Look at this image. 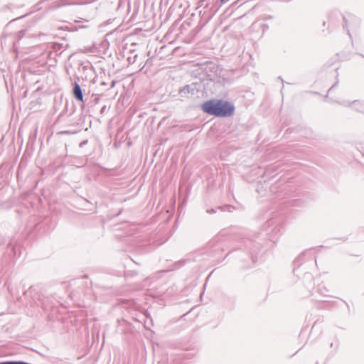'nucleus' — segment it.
<instances>
[{
    "label": "nucleus",
    "mask_w": 364,
    "mask_h": 364,
    "mask_svg": "<svg viewBox=\"0 0 364 364\" xmlns=\"http://www.w3.org/2000/svg\"><path fill=\"white\" fill-rule=\"evenodd\" d=\"M202 108L205 113L220 117H230L234 114L235 109L233 104L223 100L206 101Z\"/></svg>",
    "instance_id": "f257e3e1"
},
{
    "label": "nucleus",
    "mask_w": 364,
    "mask_h": 364,
    "mask_svg": "<svg viewBox=\"0 0 364 364\" xmlns=\"http://www.w3.org/2000/svg\"><path fill=\"white\" fill-rule=\"evenodd\" d=\"M360 25V20L358 17L355 16L348 14L343 16V28H346L348 31V34L350 37H351L350 35V31H355L356 30Z\"/></svg>",
    "instance_id": "f03ea898"
},
{
    "label": "nucleus",
    "mask_w": 364,
    "mask_h": 364,
    "mask_svg": "<svg viewBox=\"0 0 364 364\" xmlns=\"http://www.w3.org/2000/svg\"><path fill=\"white\" fill-rule=\"evenodd\" d=\"M73 95L76 100L81 101V102L83 101V94L82 92V89H81L80 86L77 82H75V85H74Z\"/></svg>",
    "instance_id": "7ed1b4c3"
},
{
    "label": "nucleus",
    "mask_w": 364,
    "mask_h": 364,
    "mask_svg": "<svg viewBox=\"0 0 364 364\" xmlns=\"http://www.w3.org/2000/svg\"><path fill=\"white\" fill-rule=\"evenodd\" d=\"M209 6V2L208 0H200L198 2V6L197 9H199L200 7H203L204 9L208 8Z\"/></svg>",
    "instance_id": "20e7f679"
},
{
    "label": "nucleus",
    "mask_w": 364,
    "mask_h": 364,
    "mask_svg": "<svg viewBox=\"0 0 364 364\" xmlns=\"http://www.w3.org/2000/svg\"><path fill=\"white\" fill-rule=\"evenodd\" d=\"M189 91H190V87H189V86H186V87H184L183 89H181V90H180V93H181V95H182L183 93H186V92H188H188H189Z\"/></svg>",
    "instance_id": "39448f33"
},
{
    "label": "nucleus",
    "mask_w": 364,
    "mask_h": 364,
    "mask_svg": "<svg viewBox=\"0 0 364 364\" xmlns=\"http://www.w3.org/2000/svg\"><path fill=\"white\" fill-rule=\"evenodd\" d=\"M0 364H17V361H6L1 362Z\"/></svg>",
    "instance_id": "423d86ee"
},
{
    "label": "nucleus",
    "mask_w": 364,
    "mask_h": 364,
    "mask_svg": "<svg viewBox=\"0 0 364 364\" xmlns=\"http://www.w3.org/2000/svg\"><path fill=\"white\" fill-rule=\"evenodd\" d=\"M199 14L203 17V18H205V11L203 12L202 10L199 11Z\"/></svg>",
    "instance_id": "0eeeda50"
},
{
    "label": "nucleus",
    "mask_w": 364,
    "mask_h": 364,
    "mask_svg": "<svg viewBox=\"0 0 364 364\" xmlns=\"http://www.w3.org/2000/svg\"><path fill=\"white\" fill-rule=\"evenodd\" d=\"M337 85V83L334 84L329 90H328V92H330L335 87L336 85Z\"/></svg>",
    "instance_id": "6e6552de"
},
{
    "label": "nucleus",
    "mask_w": 364,
    "mask_h": 364,
    "mask_svg": "<svg viewBox=\"0 0 364 364\" xmlns=\"http://www.w3.org/2000/svg\"><path fill=\"white\" fill-rule=\"evenodd\" d=\"M353 104L354 105H360L361 103H360V102H358V101H354V102H353Z\"/></svg>",
    "instance_id": "1a4fd4ad"
},
{
    "label": "nucleus",
    "mask_w": 364,
    "mask_h": 364,
    "mask_svg": "<svg viewBox=\"0 0 364 364\" xmlns=\"http://www.w3.org/2000/svg\"><path fill=\"white\" fill-rule=\"evenodd\" d=\"M207 213H215V210H214L213 209L208 210H207Z\"/></svg>",
    "instance_id": "9d476101"
},
{
    "label": "nucleus",
    "mask_w": 364,
    "mask_h": 364,
    "mask_svg": "<svg viewBox=\"0 0 364 364\" xmlns=\"http://www.w3.org/2000/svg\"><path fill=\"white\" fill-rule=\"evenodd\" d=\"M213 15V14H211V15H209L208 16L205 17V18H206V20H207V21L210 20V19L212 18Z\"/></svg>",
    "instance_id": "9b49d317"
},
{
    "label": "nucleus",
    "mask_w": 364,
    "mask_h": 364,
    "mask_svg": "<svg viewBox=\"0 0 364 364\" xmlns=\"http://www.w3.org/2000/svg\"><path fill=\"white\" fill-rule=\"evenodd\" d=\"M226 1H227V0H220V2H221L222 4H224V3H225Z\"/></svg>",
    "instance_id": "f8f14e48"
},
{
    "label": "nucleus",
    "mask_w": 364,
    "mask_h": 364,
    "mask_svg": "<svg viewBox=\"0 0 364 364\" xmlns=\"http://www.w3.org/2000/svg\"><path fill=\"white\" fill-rule=\"evenodd\" d=\"M114 82H112V87H114Z\"/></svg>",
    "instance_id": "ddd939ff"
},
{
    "label": "nucleus",
    "mask_w": 364,
    "mask_h": 364,
    "mask_svg": "<svg viewBox=\"0 0 364 364\" xmlns=\"http://www.w3.org/2000/svg\"><path fill=\"white\" fill-rule=\"evenodd\" d=\"M360 105L363 107V109H364V105L361 103Z\"/></svg>",
    "instance_id": "4468645a"
}]
</instances>
